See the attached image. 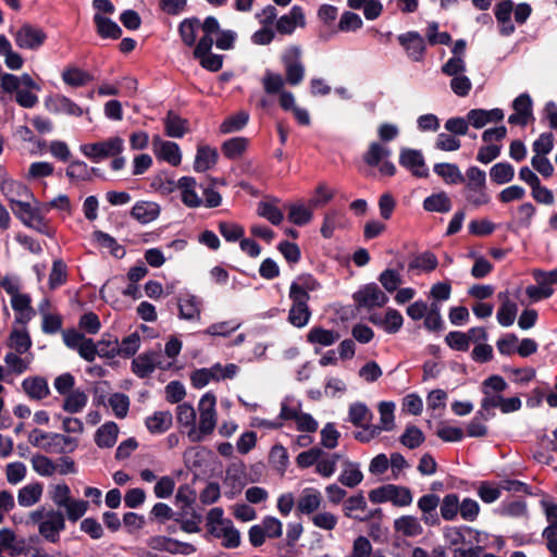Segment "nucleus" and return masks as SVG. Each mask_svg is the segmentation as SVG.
Here are the masks:
<instances>
[{
  "mask_svg": "<svg viewBox=\"0 0 557 557\" xmlns=\"http://www.w3.org/2000/svg\"><path fill=\"white\" fill-rule=\"evenodd\" d=\"M28 442L34 447L53 454L72 453L78 446V440L76 437L60 433L45 432L39 429H34L29 432Z\"/></svg>",
  "mask_w": 557,
  "mask_h": 557,
  "instance_id": "1",
  "label": "nucleus"
},
{
  "mask_svg": "<svg viewBox=\"0 0 557 557\" xmlns=\"http://www.w3.org/2000/svg\"><path fill=\"white\" fill-rule=\"evenodd\" d=\"M463 196L468 206L480 208L491 202L492 197L486 187V174L480 168L472 165L465 175Z\"/></svg>",
  "mask_w": 557,
  "mask_h": 557,
  "instance_id": "2",
  "label": "nucleus"
},
{
  "mask_svg": "<svg viewBox=\"0 0 557 557\" xmlns=\"http://www.w3.org/2000/svg\"><path fill=\"white\" fill-rule=\"evenodd\" d=\"M216 398L212 393H206L199 400V424L188 431V437L193 442L201 441L213 432L216 425Z\"/></svg>",
  "mask_w": 557,
  "mask_h": 557,
  "instance_id": "3",
  "label": "nucleus"
},
{
  "mask_svg": "<svg viewBox=\"0 0 557 557\" xmlns=\"http://www.w3.org/2000/svg\"><path fill=\"white\" fill-rule=\"evenodd\" d=\"M81 152L94 162L116 157L124 150V139L120 136H112L104 140L84 144L79 147Z\"/></svg>",
  "mask_w": 557,
  "mask_h": 557,
  "instance_id": "4",
  "label": "nucleus"
},
{
  "mask_svg": "<svg viewBox=\"0 0 557 557\" xmlns=\"http://www.w3.org/2000/svg\"><path fill=\"white\" fill-rule=\"evenodd\" d=\"M369 498L375 504L391 502L398 507L409 506L413 500L411 491L408 487L393 484L372 490L369 494Z\"/></svg>",
  "mask_w": 557,
  "mask_h": 557,
  "instance_id": "5",
  "label": "nucleus"
},
{
  "mask_svg": "<svg viewBox=\"0 0 557 557\" xmlns=\"http://www.w3.org/2000/svg\"><path fill=\"white\" fill-rule=\"evenodd\" d=\"M282 63L285 70V81L290 86L299 85L305 78V65L301 62V49L290 46L282 54Z\"/></svg>",
  "mask_w": 557,
  "mask_h": 557,
  "instance_id": "6",
  "label": "nucleus"
},
{
  "mask_svg": "<svg viewBox=\"0 0 557 557\" xmlns=\"http://www.w3.org/2000/svg\"><path fill=\"white\" fill-rule=\"evenodd\" d=\"M15 45L24 50H38L47 40L46 32L30 23H24L16 30L11 32Z\"/></svg>",
  "mask_w": 557,
  "mask_h": 557,
  "instance_id": "7",
  "label": "nucleus"
},
{
  "mask_svg": "<svg viewBox=\"0 0 557 557\" xmlns=\"http://www.w3.org/2000/svg\"><path fill=\"white\" fill-rule=\"evenodd\" d=\"M283 533V523L275 517L267 516L259 524L249 529L248 535L252 546H261L265 539H277Z\"/></svg>",
  "mask_w": 557,
  "mask_h": 557,
  "instance_id": "8",
  "label": "nucleus"
},
{
  "mask_svg": "<svg viewBox=\"0 0 557 557\" xmlns=\"http://www.w3.org/2000/svg\"><path fill=\"white\" fill-rule=\"evenodd\" d=\"M354 300L359 307L372 309L385 306L388 297L375 283H370L354 294Z\"/></svg>",
  "mask_w": 557,
  "mask_h": 557,
  "instance_id": "9",
  "label": "nucleus"
},
{
  "mask_svg": "<svg viewBox=\"0 0 557 557\" xmlns=\"http://www.w3.org/2000/svg\"><path fill=\"white\" fill-rule=\"evenodd\" d=\"M65 529L64 515L57 510H49L46 518L39 523V534L50 543H57L60 533Z\"/></svg>",
  "mask_w": 557,
  "mask_h": 557,
  "instance_id": "10",
  "label": "nucleus"
},
{
  "mask_svg": "<svg viewBox=\"0 0 557 557\" xmlns=\"http://www.w3.org/2000/svg\"><path fill=\"white\" fill-rule=\"evenodd\" d=\"M213 40L211 37L202 36L195 47L194 55L200 60L202 67L216 72L222 67L223 59L219 54L211 53Z\"/></svg>",
  "mask_w": 557,
  "mask_h": 557,
  "instance_id": "11",
  "label": "nucleus"
},
{
  "mask_svg": "<svg viewBox=\"0 0 557 557\" xmlns=\"http://www.w3.org/2000/svg\"><path fill=\"white\" fill-rule=\"evenodd\" d=\"M171 366V362L166 364L163 363L161 361V355L154 351L141 354L132 361V369L139 377L150 375L157 368L166 370Z\"/></svg>",
  "mask_w": 557,
  "mask_h": 557,
  "instance_id": "12",
  "label": "nucleus"
},
{
  "mask_svg": "<svg viewBox=\"0 0 557 557\" xmlns=\"http://www.w3.org/2000/svg\"><path fill=\"white\" fill-rule=\"evenodd\" d=\"M293 305L288 312V322L296 327H304L311 318V311L308 307V300L304 295H297L295 289L289 293Z\"/></svg>",
  "mask_w": 557,
  "mask_h": 557,
  "instance_id": "13",
  "label": "nucleus"
},
{
  "mask_svg": "<svg viewBox=\"0 0 557 557\" xmlns=\"http://www.w3.org/2000/svg\"><path fill=\"white\" fill-rule=\"evenodd\" d=\"M46 109L54 114H66L70 116H82L84 110L70 98L63 95H54L45 99Z\"/></svg>",
  "mask_w": 557,
  "mask_h": 557,
  "instance_id": "14",
  "label": "nucleus"
},
{
  "mask_svg": "<svg viewBox=\"0 0 557 557\" xmlns=\"http://www.w3.org/2000/svg\"><path fill=\"white\" fill-rule=\"evenodd\" d=\"M399 163L418 177H426L429 169L420 150L404 148L400 150Z\"/></svg>",
  "mask_w": 557,
  "mask_h": 557,
  "instance_id": "15",
  "label": "nucleus"
},
{
  "mask_svg": "<svg viewBox=\"0 0 557 557\" xmlns=\"http://www.w3.org/2000/svg\"><path fill=\"white\" fill-rule=\"evenodd\" d=\"M175 187L180 190L182 202L188 208H199L203 205L202 198L198 194L197 181L191 176L181 177Z\"/></svg>",
  "mask_w": 557,
  "mask_h": 557,
  "instance_id": "16",
  "label": "nucleus"
},
{
  "mask_svg": "<svg viewBox=\"0 0 557 557\" xmlns=\"http://www.w3.org/2000/svg\"><path fill=\"white\" fill-rule=\"evenodd\" d=\"M152 149L158 159L177 166L182 161V152L174 141L162 140L159 136L152 139Z\"/></svg>",
  "mask_w": 557,
  "mask_h": 557,
  "instance_id": "17",
  "label": "nucleus"
},
{
  "mask_svg": "<svg viewBox=\"0 0 557 557\" xmlns=\"http://www.w3.org/2000/svg\"><path fill=\"white\" fill-rule=\"evenodd\" d=\"M201 306V300L190 293H183L177 297L178 317L182 320H200Z\"/></svg>",
  "mask_w": 557,
  "mask_h": 557,
  "instance_id": "18",
  "label": "nucleus"
},
{
  "mask_svg": "<svg viewBox=\"0 0 557 557\" xmlns=\"http://www.w3.org/2000/svg\"><path fill=\"white\" fill-rule=\"evenodd\" d=\"M397 39L410 60L414 62L422 60L425 45L424 39L419 33L408 32L399 35Z\"/></svg>",
  "mask_w": 557,
  "mask_h": 557,
  "instance_id": "19",
  "label": "nucleus"
},
{
  "mask_svg": "<svg viewBox=\"0 0 557 557\" xmlns=\"http://www.w3.org/2000/svg\"><path fill=\"white\" fill-rule=\"evenodd\" d=\"M370 321L383 329L388 334L397 333L404 324V318L401 313L393 308H388L384 314H372L370 317Z\"/></svg>",
  "mask_w": 557,
  "mask_h": 557,
  "instance_id": "20",
  "label": "nucleus"
},
{
  "mask_svg": "<svg viewBox=\"0 0 557 557\" xmlns=\"http://www.w3.org/2000/svg\"><path fill=\"white\" fill-rule=\"evenodd\" d=\"M0 189L11 206L20 200H34L30 189L26 185L13 180H3Z\"/></svg>",
  "mask_w": 557,
  "mask_h": 557,
  "instance_id": "21",
  "label": "nucleus"
},
{
  "mask_svg": "<svg viewBox=\"0 0 557 557\" xmlns=\"http://www.w3.org/2000/svg\"><path fill=\"white\" fill-rule=\"evenodd\" d=\"M323 502L322 494L314 487H306L302 490L296 507L301 515H313L320 508Z\"/></svg>",
  "mask_w": 557,
  "mask_h": 557,
  "instance_id": "22",
  "label": "nucleus"
},
{
  "mask_svg": "<svg viewBox=\"0 0 557 557\" xmlns=\"http://www.w3.org/2000/svg\"><path fill=\"white\" fill-rule=\"evenodd\" d=\"M504 116V111L498 108L492 110L472 109L467 113L468 122L474 128H482L488 123L499 122Z\"/></svg>",
  "mask_w": 557,
  "mask_h": 557,
  "instance_id": "23",
  "label": "nucleus"
},
{
  "mask_svg": "<svg viewBox=\"0 0 557 557\" xmlns=\"http://www.w3.org/2000/svg\"><path fill=\"white\" fill-rule=\"evenodd\" d=\"M297 26H305V14L300 7L295 5L290 11L281 16L276 22V29L284 35L292 34Z\"/></svg>",
  "mask_w": 557,
  "mask_h": 557,
  "instance_id": "24",
  "label": "nucleus"
},
{
  "mask_svg": "<svg viewBox=\"0 0 557 557\" xmlns=\"http://www.w3.org/2000/svg\"><path fill=\"white\" fill-rule=\"evenodd\" d=\"M512 11L513 2L511 0H504L495 7V17L503 36H509L515 32V25L511 22Z\"/></svg>",
  "mask_w": 557,
  "mask_h": 557,
  "instance_id": "25",
  "label": "nucleus"
},
{
  "mask_svg": "<svg viewBox=\"0 0 557 557\" xmlns=\"http://www.w3.org/2000/svg\"><path fill=\"white\" fill-rule=\"evenodd\" d=\"M11 306L15 311V321L20 324H26L35 315L30 306V297L27 294L14 295L11 298Z\"/></svg>",
  "mask_w": 557,
  "mask_h": 557,
  "instance_id": "26",
  "label": "nucleus"
},
{
  "mask_svg": "<svg viewBox=\"0 0 557 557\" xmlns=\"http://www.w3.org/2000/svg\"><path fill=\"white\" fill-rule=\"evenodd\" d=\"M210 534L221 539L224 547L236 548L240 545V533L231 520L222 527L213 528Z\"/></svg>",
  "mask_w": 557,
  "mask_h": 557,
  "instance_id": "27",
  "label": "nucleus"
},
{
  "mask_svg": "<svg viewBox=\"0 0 557 557\" xmlns=\"http://www.w3.org/2000/svg\"><path fill=\"white\" fill-rule=\"evenodd\" d=\"M132 216L138 222L146 224L154 221L160 213V207L153 201H138L132 209Z\"/></svg>",
  "mask_w": 557,
  "mask_h": 557,
  "instance_id": "28",
  "label": "nucleus"
},
{
  "mask_svg": "<svg viewBox=\"0 0 557 557\" xmlns=\"http://www.w3.org/2000/svg\"><path fill=\"white\" fill-rule=\"evenodd\" d=\"M44 493V485L39 482L29 483L17 493V503L21 507H32L40 502Z\"/></svg>",
  "mask_w": 557,
  "mask_h": 557,
  "instance_id": "29",
  "label": "nucleus"
},
{
  "mask_svg": "<svg viewBox=\"0 0 557 557\" xmlns=\"http://www.w3.org/2000/svg\"><path fill=\"white\" fill-rule=\"evenodd\" d=\"M540 506L547 521V527L543 530L542 536L557 534V504L549 497H543L540 500Z\"/></svg>",
  "mask_w": 557,
  "mask_h": 557,
  "instance_id": "30",
  "label": "nucleus"
},
{
  "mask_svg": "<svg viewBox=\"0 0 557 557\" xmlns=\"http://www.w3.org/2000/svg\"><path fill=\"white\" fill-rule=\"evenodd\" d=\"M218 161V151L209 146H199L194 162V170L202 173L215 165Z\"/></svg>",
  "mask_w": 557,
  "mask_h": 557,
  "instance_id": "31",
  "label": "nucleus"
},
{
  "mask_svg": "<svg viewBox=\"0 0 557 557\" xmlns=\"http://www.w3.org/2000/svg\"><path fill=\"white\" fill-rule=\"evenodd\" d=\"M119 435V426L114 422H106L95 434V442L100 448L113 447Z\"/></svg>",
  "mask_w": 557,
  "mask_h": 557,
  "instance_id": "32",
  "label": "nucleus"
},
{
  "mask_svg": "<svg viewBox=\"0 0 557 557\" xmlns=\"http://www.w3.org/2000/svg\"><path fill=\"white\" fill-rule=\"evenodd\" d=\"M394 529L403 536L414 537L422 533L423 528L417 517L401 516L394 521Z\"/></svg>",
  "mask_w": 557,
  "mask_h": 557,
  "instance_id": "33",
  "label": "nucleus"
},
{
  "mask_svg": "<svg viewBox=\"0 0 557 557\" xmlns=\"http://www.w3.org/2000/svg\"><path fill=\"white\" fill-rule=\"evenodd\" d=\"M140 347V336L138 333H132L124 337L121 343L114 341L113 346L110 350L113 355H120L123 357L134 356Z\"/></svg>",
  "mask_w": 557,
  "mask_h": 557,
  "instance_id": "34",
  "label": "nucleus"
},
{
  "mask_svg": "<svg viewBox=\"0 0 557 557\" xmlns=\"http://www.w3.org/2000/svg\"><path fill=\"white\" fill-rule=\"evenodd\" d=\"M339 339V334L333 330H325L320 326L312 327L307 334V341L313 345L327 347Z\"/></svg>",
  "mask_w": 557,
  "mask_h": 557,
  "instance_id": "35",
  "label": "nucleus"
},
{
  "mask_svg": "<svg viewBox=\"0 0 557 557\" xmlns=\"http://www.w3.org/2000/svg\"><path fill=\"white\" fill-rule=\"evenodd\" d=\"M94 22L97 27V33L102 38L117 39L122 35L121 27L114 21L102 14L96 13L94 15Z\"/></svg>",
  "mask_w": 557,
  "mask_h": 557,
  "instance_id": "36",
  "label": "nucleus"
},
{
  "mask_svg": "<svg viewBox=\"0 0 557 557\" xmlns=\"http://www.w3.org/2000/svg\"><path fill=\"white\" fill-rule=\"evenodd\" d=\"M391 156V149L377 141L369 145L368 150L363 154V161L370 166H379Z\"/></svg>",
  "mask_w": 557,
  "mask_h": 557,
  "instance_id": "37",
  "label": "nucleus"
},
{
  "mask_svg": "<svg viewBox=\"0 0 557 557\" xmlns=\"http://www.w3.org/2000/svg\"><path fill=\"white\" fill-rule=\"evenodd\" d=\"M22 387L24 392L33 399H42L49 394V386L42 377H27L23 381Z\"/></svg>",
  "mask_w": 557,
  "mask_h": 557,
  "instance_id": "38",
  "label": "nucleus"
},
{
  "mask_svg": "<svg viewBox=\"0 0 557 557\" xmlns=\"http://www.w3.org/2000/svg\"><path fill=\"white\" fill-rule=\"evenodd\" d=\"M347 4L355 10L363 9V15L369 21L376 20L383 12L380 0H347Z\"/></svg>",
  "mask_w": 557,
  "mask_h": 557,
  "instance_id": "39",
  "label": "nucleus"
},
{
  "mask_svg": "<svg viewBox=\"0 0 557 557\" xmlns=\"http://www.w3.org/2000/svg\"><path fill=\"white\" fill-rule=\"evenodd\" d=\"M172 422L170 411H157L146 419V426L151 433H163L171 428Z\"/></svg>",
  "mask_w": 557,
  "mask_h": 557,
  "instance_id": "40",
  "label": "nucleus"
},
{
  "mask_svg": "<svg viewBox=\"0 0 557 557\" xmlns=\"http://www.w3.org/2000/svg\"><path fill=\"white\" fill-rule=\"evenodd\" d=\"M164 125L166 135L173 138H181L189 131L187 120L182 119L174 112L168 113Z\"/></svg>",
  "mask_w": 557,
  "mask_h": 557,
  "instance_id": "41",
  "label": "nucleus"
},
{
  "mask_svg": "<svg viewBox=\"0 0 557 557\" xmlns=\"http://www.w3.org/2000/svg\"><path fill=\"white\" fill-rule=\"evenodd\" d=\"M395 408L394 401H381L377 405L380 413V423L376 424L382 432H389L395 428Z\"/></svg>",
  "mask_w": 557,
  "mask_h": 557,
  "instance_id": "42",
  "label": "nucleus"
},
{
  "mask_svg": "<svg viewBox=\"0 0 557 557\" xmlns=\"http://www.w3.org/2000/svg\"><path fill=\"white\" fill-rule=\"evenodd\" d=\"M434 172L447 184H461L465 182V176L454 163H437L434 165Z\"/></svg>",
  "mask_w": 557,
  "mask_h": 557,
  "instance_id": "43",
  "label": "nucleus"
},
{
  "mask_svg": "<svg viewBox=\"0 0 557 557\" xmlns=\"http://www.w3.org/2000/svg\"><path fill=\"white\" fill-rule=\"evenodd\" d=\"M199 28L200 21L198 18H185L182 21L178 26V33L182 41L188 47L195 46Z\"/></svg>",
  "mask_w": 557,
  "mask_h": 557,
  "instance_id": "44",
  "label": "nucleus"
},
{
  "mask_svg": "<svg viewBox=\"0 0 557 557\" xmlns=\"http://www.w3.org/2000/svg\"><path fill=\"white\" fill-rule=\"evenodd\" d=\"M295 288L296 294L304 295L306 300H309V293L320 288L319 282L310 274L298 276L289 287V293Z\"/></svg>",
  "mask_w": 557,
  "mask_h": 557,
  "instance_id": "45",
  "label": "nucleus"
},
{
  "mask_svg": "<svg viewBox=\"0 0 557 557\" xmlns=\"http://www.w3.org/2000/svg\"><path fill=\"white\" fill-rule=\"evenodd\" d=\"M362 479L363 475L359 469V466L357 463L345 460L344 469L338 478V481L347 487H355L362 481Z\"/></svg>",
  "mask_w": 557,
  "mask_h": 557,
  "instance_id": "46",
  "label": "nucleus"
},
{
  "mask_svg": "<svg viewBox=\"0 0 557 557\" xmlns=\"http://www.w3.org/2000/svg\"><path fill=\"white\" fill-rule=\"evenodd\" d=\"M344 226L345 218L343 213L333 210L325 214L321 226V234L324 238H331L337 228H343Z\"/></svg>",
  "mask_w": 557,
  "mask_h": 557,
  "instance_id": "47",
  "label": "nucleus"
},
{
  "mask_svg": "<svg viewBox=\"0 0 557 557\" xmlns=\"http://www.w3.org/2000/svg\"><path fill=\"white\" fill-rule=\"evenodd\" d=\"M174 520L181 524V529L186 533H197L200 531L199 523L201 518L195 510L177 511Z\"/></svg>",
  "mask_w": 557,
  "mask_h": 557,
  "instance_id": "48",
  "label": "nucleus"
},
{
  "mask_svg": "<svg viewBox=\"0 0 557 557\" xmlns=\"http://www.w3.org/2000/svg\"><path fill=\"white\" fill-rule=\"evenodd\" d=\"M156 541L158 542L159 547L171 554L190 555L196 552V547L193 544L180 542L177 540L159 537Z\"/></svg>",
  "mask_w": 557,
  "mask_h": 557,
  "instance_id": "49",
  "label": "nucleus"
},
{
  "mask_svg": "<svg viewBox=\"0 0 557 557\" xmlns=\"http://www.w3.org/2000/svg\"><path fill=\"white\" fill-rule=\"evenodd\" d=\"M423 208L430 212H448L451 208V201L447 194L438 193L426 197L423 201Z\"/></svg>",
  "mask_w": 557,
  "mask_h": 557,
  "instance_id": "50",
  "label": "nucleus"
},
{
  "mask_svg": "<svg viewBox=\"0 0 557 557\" xmlns=\"http://www.w3.org/2000/svg\"><path fill=\"white\" fill-rule=\"evenodd\" d=\"M342 459V455L334 453V454H325L323 451V455L318 460V463L315 466V472L319 473L323 478H330L332 476L336 471V465Z\"/></svg>",
  "mask_w": 557,
  "mask_h": 557,
  "instance_id": "51",
  "label": "nucleus"
},
{
  "mask_svg": "<svg viewBox=\"0 0 557 557\" xmlns=\"http://www.w3.org/2000/svg\"><path fill=\"white\" fill-rule=\"evenodd\" d=\"M490 176L494 183L504 185L513 180L515 169L507 162H498L491 168Z\"/></svg>",
  "mask_w": 557,
  "mask_h": 557,
  "instance_id": "52",
  "label": "nucleus"
},
{
  "mask_svg": "<svg viewBox=\"0 0 557 557\" xmlns=\"http://www.w3.org/2000/svg\"><path fill=\"white\" fill-rule=\"evenodd\" d=\"M48 494L52 503L62 509L73 498L70 486L64 482L51 484Z\"/></svg>",
  "mask_w": 557,
  "mask_h": 557,
  "instance_id": "53",
  "label": "nucleus"
},
{
  "mask_svg": "<svg viewBox=\"0 0 557 557\" xmlns=\"http://www.w3.org/2000/svg\"><path fill=\"white\" fill-rule=\"evenodd\" d=\"M88 396L85 392L76 389L67 394L63 403V409L70 413L81 412L87 405Z\"/></svg>",
  "mask_w": 557,
  "mask_h": 557,
  "instance_id": "54",
  "label": "nucleus"
},
{
  "mask_svg": "<svg viewBox=\"0 0 557 557\" xmlns=\"http://www.w3.org/2000/svg\"><path fill=\"white\" fill-rule=\"evenodd\" d=\"M372 412L363 403H354L349 406L348 420L356 426H362L364 423L370 422Z\"/></svg>",
  "mask_w": 557,
  "mask_h": 557,
  "instance_id": "55",
  "label": "nucleus"
},
{
  "mask_svg": "<svg viewBox=\"0 0 557 557\" xmlns=\"http://www.w3.org/2000/svg\"><path fill=\"white\" fill-rule=\"evenodd\" d=\"M517 311L516 302L505 296L496 314L498 323L506 327L512 325L516 320Z\"/></svg>",
  "mask_w": 557,
  "mask_h": 557,
  "instance_id": "56",
  "label": "nucleus"
},
{
  "mask_svg": "<svg viewBox=\"0 0 557 557\" xmlns=\"http://www.w3.org/2000/svg\"><path fill=\"white\" fill-rule=\"evenodd\" d=\"M30 461L33 470L40 476H52L58 471V465L47 456L35 455Z\"/></svg>",
  "mask_w": 557,
  "mask_h": 557,
  "instance_id": "57",
  "label": "nucleus"
},
{
  "mask_svg": "<svg viewBox=\"0 0 557 557\" xmlns=\"http://www.w3.org/2000/svg\"><path fill=\"white\" fill-rule=\"evenodd\" d=\"M248 147V139L245 137H234L226 140L222 146L223 154L228 159L239 158Z\"/></svg>",
  "mask_w": 557,
  "mask_h": 557,
  "instance_id": "58",
  "label": "nucleus"
},
{
  "mask_svg": "<svg viewBox=\"0 0 557 557\" xmlns=\"http://www.w3.org/2000/svg\"><path fill=\"white\" fill-rule=\"evenodd\" d=\"M460 508L459 498L456 494H447L441 502V516L446 521L454 520Z\"/></svg>",
  "mask_w": 557,
  "mask_h": 557,
  "instance_id": "59",
  "label": "nucleus"
},
{
  "mask_svg": "<svg viewBox=\"0 0 557 557\" xmlns=\"http://www.w3.org/2000/svg\"><path fill=\"white\" fill-rule=\"evenodd\" d=\"M379 282L387 293H394L403 284V276L398 270L386 269L380 274Z\"/></svg>",
  "mask_w": 557,
  "mask_h": 557,
  "instance_id": "60",
  "label": "nucleus"
},
{
  "mask_svg": "<svg viewBox=\"0 0 557 557\" xmlns=\"http://www.w3.org/2000/svg\"><path fill=\"white\" fill-rule=\"evenodd\" d=\"M249 114L246 111H239L228 116L220 126V131L224 134L240 131L248 122Z\"/></svg>",
  "mask_w": 557,
  "mask_h": 557,
  "instance_id": "61",
  "label": "nucleus"
},
{
  "mask_svg": "<svg viewBox=\"0 0 557 557\" xmlns=\"http://www.w3.org/2000/svg\"><path fill=\"white\" fill-rule=\"evenodd\" d=\"M36 200H20L16 203L11 206V209L15 216L21 220L23 224L29 221L34 215H36L39 211L37 208L33 206Z\"/></svg>",
  "mask_w": 557,
  "mask_h": 557,
  "instance_id": "62",
  "label": "nucleus"
},
{
  "mask_svg": "<svg viewBox=\"0 0 557 557\" xmlns=\"http://www.w3.org/2000/svg\"><path fill=\"white\" fill-rule=\"evenodd\" d=\"M312 219V211L302 203L288 206V220L296 225H305Z\"/></svg>",
  "mask_w": 557,
  "mask_h": 557,
  "instance_id": "63",
  "label": "nucleus"
},
{
  "mask_svg": "<svg viewBox=\"0 0 557 557\" xmlns=\"http://www.w3.org/2000/svg\"><path fill=\"white\" fill-rule=\"evenodd\" d=\"M285 83L286 81L281 74L271 72L269 70L265 71L262 78L264 91L269 95L280 94L283 91Z\"/></svg>",
  "mask_w": 557,
  "mask_h": 557,
  "instance_id": "64",
  "label": "nucleus"
}]
</instances>
